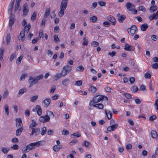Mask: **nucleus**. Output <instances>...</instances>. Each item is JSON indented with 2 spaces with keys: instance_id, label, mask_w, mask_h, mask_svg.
Masks as SVG:
<instances>
[{
  "instance_id": "4be33fe9",
  "label": "nucleus",
  "mask_w": 158,
  "mask_h": 158,
  "mask_svg": "<svg viewBox=\"0 0 158 158\" xmlns=\"http://www.w3.org/2000/svg\"><path fill=\"white\" fill-rule=\"evenodd\" d=\"M62 84L65 86H67L70 84V80L69 79H64L62 81Z\"/></svg>"
},
{
  "instance_id": "aec40b11",
  "label": "nucleus",
  "mask_w": 158,
  "mask_h": 158,
  "mask_svg": "<svg viewBox=\"0 0 158 158\" xmlns=\"http://www.w3.org/2000/svg\"><path fill=\"white\" fill-rule=\"evenodd\" d=\"M36 109L37 114L39 116L41 115L42 113V110L40 106L38 105H36Z\"/></svg>"
},
{
  "instance_id": "79ce46f5",
  "label": "nucleus",
  "mask_w": 158,
  "mask_h": 158,
  "mask_svg": "<svg viewBox=\"0 0 158 158\" xmlns=\"http://www.w3.org/2000/svg\"><path fill=\"white\" fill-rule=\"evenodd\" d=\"M9 150V148H2V151L4 154H6L7 153Z\"/></svg>"
},
{
  "instance_id": "6e6552de",
  "label": "nucleus",
  "mask_w": 158,
  "mask_h": 158,
  "mask_svg": "<svg viewBox=\"0 0 158 158\" xmlns=\"http://www.w3.org/2000/svg\"><path fill=\"white\" fill-rule=\"evenodd\" d=\"M29 12V9L28 8V5L27 3H25L23 6V17L26 16L28 13Z\"/></svg>"
},
{
  "instance_id": "052dcab7",
  "label": "nucleus",
  "mask_w": 158,
  "mask_h": 158,
  "mask_svg": "<svg viewBox=\"0 0 158 158\" xmlns=\"http://www.w3.org/2000/svg\"><path fill=\"white\" fill-rule=\"evenodd\" d=\"M59 28L58 26H56L55 27L54 29V32L56 33H58L59 31Z\"/></svg>"
},
{
  "instance_id": "9d476101",
  "label": "nucleus",
  "mask_w": 158,
  "mask_h": 158,
  "mask_svg": "<svg viewBox=\"0 0 158 158\" xmlns=\"http://www.w3.org/2000/svg\"><path fill=\"white\" fill-rule=\"evenodd\" d=\"M51 101L50 98H46L42 102L43 105L45 107H47L49 105Z\"/></svg>"
},
{
  "instance_id": "f257e3e1",
  "label": "nucleus",
  "mask_w": 158,
  "mask_h": 158,
  "mask_svg": "<svg viewBox=\"0 0 158 158\" xmlns=\"http://www.w3.org/2000/svg\"><path fill=\"white\" fill-rule=\"evenodd\" d=\"M31 27L30 24H28L25 27L23 31L21 32L18 37L19 40L20 42L23 41L25 39V34H27L28 33Z\"/></svg>"
},
{
  "instance_id": "bf43d9fd",
  "label": "nucleus",
  "mask_w": 158,
  "mask_h": 158,
  "mask_svg": "<svg viewBox=\"0 0 158 158\" xmlns=\"http://www.w3.org/2000/svg\"><path fill=\"white\" fill-rule=\"evenodd\" d=\"M98 3L102 6H105L106 5V3L103 1H99L98 2Z\"/></svg>"
},
{
  "instance_id": "39448f33",
  "label": "nucleus",
  "mask_w": 158,
  "mask_h": 158,
  "mask_svg": "<svg viewBox=\"0 0 158 158\" xmlns=\"http://www.w3.org/2000/svg\"><path fill=\"white\" fill-rule=\"evenodd\" d=\"M137 29L135 25H132L131 27L128 29L127 31L129 34L131 35H133L137 32Z\"/></svg>"
},
{
  "instance_id": "3c124183",
  "label": "nucleus",
  "mask_w": 158,
  "mask_h": 158,
  "mask_svg": "<svg viewBox=\"0 0 158 158\" xmlns=\"http://www.w3.org/2000/svg\"><path fill=\"white\" fill-rule=\"evenodd\" d=\"M77 139H75L73 140L71 142H70L69 144L70 145H73L77 143Z\"/></svg>"
},
{
  "instance_id": "0eeeda50",
  "label": "nucleus",
  "mask_w": 158,
  "mask_h": 158,
  "mask_svg": "<svg viewBox=\"0 0 158 158\" xmlns=\"http://www.w3.org/2000/svg\"><path fill=\"white\" fill-rule=\"evenodd\" d=\"M50 117L48 114L44 116H41L39 118L40 121L42 123H45L49 121L50 120Z\"/></svg>"
},
{
  "instance_id": "20e7f679",
  "label": "nucleus",
  "mask_w": 158,
  "mask_h": 158,
  "mask_svg": "<svg viewBox=\"0 0 158 158\" xmlns=\"http://www.w3.org/2000/svg\"><path fill=\"white\" fill-rule=\"evenodd\" d=\"M72 69V67L69 65L64 66L63 68L61 73L62 74V77H64L68 74Z\"/></svg>"
},
{
  "instance_id": "a18cd8bd",
  "label": "nucleus",
  "mask_w": 158,
  "mask_h": 158,
  "mask_svg": "<svg viewBox=\"0 0 158 158\" xmlns=\"http://www.w3.org/2000/svg\"><path fill=\"white\" fill-rule=\"evenodd\" d=\"M82 84V82L81 80L75 81V85L77 86H80Z\"/></svg>"
},
{
  "instance_id": "2eb2a0df",
  "label": "nucleus",
  "mask_w": 158,
  "mask_h": 158,
  "mask_svg": "<svg viewBox=\"0 0 158 158\" xmlns=\"http://www.w3.org/2000/svg\"><path fill=\"white\" fill-rule=\"evenodd\" d=\"M16 125L17 128H23V123L20 118H18L16 119Z\"/></svg>"
},
{
  "instance_id": "bb28decb",
  "label": "nucleus",
  "mask_w": 158,
  "mask_h": 158,
  "mask_svg": "<svg viewBox=\"0 0 158 158\" xmlns=\"http://www.w3.org/2000/svg\"><path fill=\"white\" fill-rule=\"evenodd\" d=\"M148 27V25L146 23L142 24L140 26L141 30L143 31H145Z\"/></svg>"
},
{
  "instance_id": "774afa93",
  "label": "nucleus",
  "mask_w": 158,
  "mask_h": 158,
  "mask_svg": "<svg viewBox=\"0 0 158 158\" xmlns=\"http://www.w3.org/2000/svg\"><path fill=\"white\" fill-rule=\"evenodd\" d=\"M155 106L156 110H158V99L156 100Z\"/></svg>"
},
{
  "instance_id": "e2e57ef3",
  "label": "nucleus",
  "mask_w": 158,
  "mask_h": 158,
  "mask_svg": "<svg viewBox=\"0 0 158 158\" xmlns=\"http://www.w3.org/2000/svg\"><path fill=\"white\" fill-rule=\"evenodd\" d=\"M8 94V92L7 90L5 91L3 95V98L4 99L6 98Z\"/></svg>"
},
{
  "instance_id": "37998d69",
  "label": "nucleus",
  "mask_w": 158,
  "mask_h": 158,
  "mask_svg": "<svg viewBox=\"0 0 158 158\" xmlns=\"http://www.w3.org/2000/svg\"><path fill=\"white\" fill-rule=\"evenodd\" d=\"M91 45L94 47H96L99 45V43L98 42L96 41H93L92 42Z\"/></svg>"
},
{
  "instance_id": "f704fd0d",
  "label": "nucleus",
  "mask_w": 158,
  "mask_h": 158,
  "mask_svg": "<svg viewBox=\"0 0 158 158\" xmlns=\"http://www.w3.org/2000/svg\"><path fill=\"white\" fill-rule=\"evenodd\" d=\"M37 124L34 121V120H32V123L29 126V128L32 129L36 126Z\"/></svg>"
},
{
  "instance_id": "393cba45",
  "label": "nucleus",
  "mask_w": 158,
  "mask_h": 158,
  "mask_svg": "<svg viewBox=\"0 0 158 158\" xmlns=\"http://www.w3.org/2000/svg\"><path fill=\"white\" fill-rule=\"evenodd\" d=\"M62 76V74L60 73H57L54 77V79L56 81L60 78Z\"/></svg>"
},
{
  "instance_id": "58836bf2",
  "label": "nucleus",
  "mask_w": 158,
  "mask_h": 158,
  "mask_svg": "<svg viewBox=\"0 0 158 158\" xmlns=\"http://www.w3.org/2000/svg\"><path fill=\"white\" fill-rule=\"evenodd\" d=\"M36 15L37 13L35 12L33 13L31 17V20L32 21H33L35 20L36 17Z\"/></svg>"
},
{
  "instance_id": "f03ea898",
  "label": "nucleus",
  "mask_w": 158,
  "mask_h": 158,
  "mask_svg": "<svg viewBox=\"0 0 158 158\" xmlns=\"http://www.w3.org/2000/svg\"><path fill=\"white\" fill-rule=\"evenodd\" d=\"M68 0H63L61 2L60 6V10L58 13L59 17H62L64 15V10L66 9L67 6V1Z\"/></svg>"
},
{
  "instance_id": "c85d7f7f",
  "label": "nucleus",
  "mask_w": 158,
  "mask_h": 158,
  "mask_svg": "<svg viewBox=\"0 0 158 158\" xmlns=\"http://www.w3.org/2000/svg\"><path fill=\"white\" fill-rule=\"evenodd\" d=\"M61 148V145H55L53 146V149L55 152H58L60 149Z\"/></svg>"
},
{
  "instance_id": "4468645a",
  "label": "nucleus",
  "mask_w": 158,
  "mask_h": 158,
  "mask_svg": "<svg viewBox=\"0 0 158 158\" xmlns=\"http://www.w3.org/2000/svg\"><path fill=\"white\" fill-rule=\"evenodd\" d=\"M126 6L127 9L130 11H132L135 9L134 5L130 2H128L126 4Z\"/></svg>"
},
{
  "instance_id": "49530a36",
  "label": "nucleus",
  "mask_w": 158,
  "mask_h": 158,
  "mask_svg": "<svg viewBox=\"0 0 158 158\" xmlns=\"http://www.w3.org/2000/svg\"><path fill=\"white\" fill-rule=\"evenodd\" d=\"M110 25V23L108 21H105L103 22V25L105 27H108Z\"/></svg>"
},
{
  "instance_id": "7ed1b4c3",
  "label": "nucleus",
  "mask_w": 158,
  "mask_h": 158,
  "mask_svg": "<svg viewBox=\"0 0 158 158\" xmlns=\"http://www.w3.org/2000/svg\"><path fill=\"white\" fill-rule=\"evenodd\" d=\"M104 96L102 95H99L97 96L94 98L93 99L91 100L89 103V105L94 106V104L100 102L104 98Z\"/></svg>"
},
{
  "instance_id": "a878e982",
  "label": "nucleus",
  "mask_w": 158,
  "mask_h": 158,
  "mask_svg": "<svg viewBox=\"0 0 158 158\" xmlns=\"http://www.w3.org/2000/svg\"><path fill=\"white\" fill-rule=\"evenodd\" d=\"M93 106L100 109H102L103 108V105L100 103L94 104V106Z\"/></svg>"
},
{
  "instance_id": "c756f323",
  "label": "nucleus",
  "mask_w": 158,
  "mask_h": 158,
  "mask_svg": "<svg viewBox=\"0 0 158 158\" xmlns=\"http://www.w3.org/2000/svg\"><path fill=\"white\" fill-rule=\"evenodd\" d=\"M50 14V9L49 8H47L46 9L45 13L44 15V17L46 18Z\"/></svg>"
},
{
  "instance_id": "8fccbe9b",
  "label": "nucleus",
  "mask_w": 158,
  "mask_h": 158,
  "mask_svg": "<svg viewBox=\"0 0 158 158\" xmlns=\"http://www.w3.org/2000/svg\"><path fill=\"white\" fill-rule=\"evenodd\" d=\"M43 77V75L42 74L37 76L35 78L36 80L37 83L38 82L39 80L42 79Z\"/></svg>"
},
{
  "instance_id": "b1692460",
  "label": "nucleus",
  "mask_w": 158,
  "mask_h": 158,
  "mask_svg": "<svg viewBox=\"0 0 158 158\" xmlns=\"http://www.w3.org/2000/svg\"><path fill=\"white\" fill-rule=\"evenodd\" d=\"M15 19L12 16H10V17L9 25L10 28H11L12 26L14 23Z\"/></svg>"
},
{
  "instance_id": "a19ab883",
  "label": "nucleus",
  "mask_w": 158,
  "mask_h": 158,
  "mask_svg": "<svg viewBox=\"0 0 158 158\" xmlns=\"http://www.w3.org/2000/svg\"><path fill=\"white\" fill-rule=\"evenodd\" d=\"M38 96L35 95L32 97L30 99V101L31 102H34L38 98Z\"/></svg>"
},
{
  "instance_id": "680f3d73",
  "label": "nucleus",
  "mask_w": 158,
  "mask_h": 158,
  "mask_svg": "<svg viewBox=\"0 0 158 158\" xmlns=\"http://www.w3.org/2000/svg\"><path fill=\"white\" fill-rule=\"evenodd\" d=\"M54 41L57 43L58 42L60 41V40L59 38H58V36L56 35H55L54 36Z\"/></svg>"
},
{
  "instance_id": "0e129e2a",
  "label": "nucleus",
  "mask_w": 158,
  "mask_h": 158,
  "mask_svg": "<svg viewBox=\"0 0 158 158\" xmlns=\"http://www.w3.org/2000/svg\"><path fill=\"white\" fill-rule=\"evenodd\" d=\"M47 114H48L52 118H54V115L53 113L51 111H48V112Z\"/></svg>"
},
{
  "instance_id": "13d9d810",
  "label": "nucleus",
  "mask_w": 158,
  "mask_h": 158,
  "mask_svg": "<svg viewBox=\"0 0 158 158\" xmlns=\"http://www.w3.org/2000/svg\"><path fill=\"white\" fill-rule=\"evenodd\" d=\"M149 19H150V20H152L153 19H156V18L155 17V16L154 15V14H153L152 15L148 17Z\"/></svg>"
},
{
  "instance_id": "5701e85b",
  "label": "nucleus",
  "mask_w": 158,
  "mask_h": 158,
  "mask_svg": "<svg viewBox=\"0 0 158 158\" xmlns=\"http://www.w3.org/2000/svg\"><path fill=\"white\" fill-rule=\"evenodd\" d=\"M27 91V89L25 88H23L19 89L17 96L18 97H19L21 95L23 94Z\"/></svg>"
},
{
  "instance_id": "09e8293b",
  "label": "nucleus",
  "mask_w": 158,
  "mask_h": 158,
  "mask_svg": "<svg viewBox=\"0 0 158 158\" xmlns=\"http://www.w3.org/2000/svg\"><path fill=\"white\" fill-rule=\"evenodd\" d=\"M46 132V128L45 127H44L42 129V131L41 133L42 135H44Z\"/></svg>"
},
{
  "instance_id": "412c9836",
  "label": "nucleus",
  "mask_w": 158,
  "mask_h": 158,
  "mask_svg": "<svg viewBox=\"0 0 158 158\" xmlns=\"http://www.w3.org/2000/svg\"><path fill=\"white\" fill-rule=\"evenodd\" d=\"M105 112L106 114L109 119H110L112 118V112L109 110H105Z\"/></svg>"
},
{
  "instance_id": "a211bd4d",
  "label": "nucleus",
  "mask_w": 158,
  "mask_h": 158,
  "mask_svg": "<svg viewBox=\"0 0 158 158\" xmlns=\"http://www.w3.org/2000/svg\"><path fill=\"white\" fill-rule=\"evenodd\" d=\"M29 79L28 80V81L29 83L32 85H34L37 83V81L36 80V79L34 77H32L31 76H29Z\"/></svg>"
},
{
  "instance_id": "e433bc0d",
  "label": "nucleus",
  "mask_w": 158,
  "mask_h": 158,
  "mask_svg": "<svg viewBox=\"0 0 158 158\" xmlns=\"http://www.w3.org/2000/svg\"><path fill=\"white\" fill-rule=\"evenodd\" d=\"M4 50L3 48L0 49V60H2L3 59V52Z\"/></svg>"
},
{
  "instance_id": "9b49d317",
  "label": "nucleus",
  "mask_w": 158,
  "mask_h": 158,
  "mask_svg": "<svg viewBox=\"0 0 158 158\" xmlns=\"http://www.w3.org/2000/svg\"><path fill=\"white\" fill-rule=\"evenodd\" d=\"M124 49L127 51H134L135 49V47H132L128 44L126 43L125 44Z\"/></svg>"
},
{
  "instance_id": "c03bdc74",
  "label": "nucleus",
  "mask_w": 158,
  "mask_h": 158,
  "mask_svg": "<svg viewBox=\"0 0 158 158\" xmlns=\"http://www.w3.org/2000/svg\"><path fill=\"white\" fill-rule=\"evenodd\" d=\"M138 10L139 11L145 12L146 9L143 6H140L138 8Z\"/></svg>"
},
{
  "instance_id": "338daca9",
  "label": "nucleus",
  "mask_w": 158,
  "mask_h": 158,
  "mask_svg": "<svg viewBox=\"0 0 158 158\" xmlns=\"http://www.w3.org/2000/svg\"><path fill=\"white\" fill-rule=\"evenodd\" d=\"M62 134L64 135H67L69 134V132L66 130H63L62 131Z\"/></svg>"
},
{
  "instance_id": "7c9ffc66",
  "label": "nucleus",
  "mask_w": 158,
  "mask_h": 158,
  "mask_svg": "<svg viewBox=\"0 0 158 158\" xmlns=\"http://www.w3.org/2000/svg\"><path fill=\"white\" fill-rule=\"evenodd\" d=\"M4 108L5 112V113L8 116L9 115V106L7 104H5L4 105Z\"/></svg>"
},
{
  "instance_id": "6e6d98bb",
  "label": "nucleus",
  "mask_w": 158,
  "mask_h": 158,
  "mask_svg": "<svg viewBox=\"0 0 158 158\" xmlns=\"http://www.w3.org/2000/svg\"><path fill=\"white\" fill-rule=\"evenodd\" d=\"M90 90L92 93H95L97 90V89L95 87L92 86L90 88Z\"/></svg>"
},
{
  "instance_id": "c9c22d12",
  "label": "nucleus",
  "mask_w": 158,
  "mask_h": 158,
  "mask_svg": "<svg viewBox=\"0 0 158 158\" xmlns=\"http://www.w3.org/2000/svg\"><path fill=\"white\" fill-rule=\"evenodd\" d=\"M157 9V7L156 6H153L150 7L149 10L151 13L156 11Z\"/></svg>"
},
{
  "instance_id": "69168bd1",
  "label": "nucleus",
  "mask_w": 158,
  "mask_h": 158,
  "mask_svg": "<svg viewBox=\"0 0 158 158\" xmlns=\"http://www.w3.org/2000/svg\"><path fill=\"white\" fill-rule=\"evenodd\" d=\"M156 118V116L155 115H153L150 116L149 117V120L150 121H153Z\"/></svg>"
},
{
  "instance_id": "cd10ccee",
  "label": "nucleus",
  "mask_w": 158,
  "mask_h": 158,
  "mask_svg": "<svg viewBox=\"0 0 158 158\" xmlns=\"http://www.w3.org/2000/svg\"><path fill=\"white\" fill-rule=\"evenodd\" d=\"M82 146H85L86 147H88L90 145L91 143L89 141L86 140H84L81 144Z\"/></svg>"
},
{
  "instance_id": "423d86ee",
  "label": "nucleus",
  "mask_w": 158,
  "mask_h": 158,
  "mask_svg": "<svg viewBox=\"0 0 158 158\" xmlns=\"http://www.w3.org/2000/svg\"><path fill=\"white\" fill-rule=\"evenodd\" d=\"M33 149L34 148L31 143L29 144L26 145L23 148L22 152L23 153L27 152Z\"/></svg>"
},
{
  "instance_id": "4c0bfd02",
  "label": "nucleus",
  "mask_w": 158,
  "mask_h": 158,
  "mask_svg": "<svg viewBox=\"0 0 158 158\" xmlns=\"http://www.w3.org/2000/svg\"><path fill=\"white\" fill-rule=\"evenodd\" d=\"M84 67L82 66H79L77 67L76 69L77 71L82 72L84 70Z\"/></svg>"
},
{
  "instance_id": "ddd939ff",
  "label": "nucleus",
  "mask_w": 158,
  "mask_h": 158,
  "mask_svg": "<svg viewBox=\"0 0 158 158\" xmlns=\"http://www.w3.org/2000/svg\"><path fill=\"white\" fill-rule=\"evenodd\" d=\"M14 3V1L11 0L9 4V6L8 7V12L10 15H11L12 14V11L13 8Z\"/></svg>"
},
{
  "instance_id": "f3484780",
  "label": "nucleus",
  "mask_w": 158,
  "mask_h": 158,
  "mask_svg": "<svg viewBox=\"0 0 158 158\" xmlns=\"http://www.w3.org/2000/svg\"><path fill=\"white\" fill-rule=\"evenodd\" d=\"M118 125L117 124H115L108 127L107 130L109 131H114L117 127Z\"/></svg>"
},
{
  "instance_id": "4d7b16f0",
  "label": "nucleus",
  "mask_w": 158,
  "mask_h": 158,
  "mask_svg": "<svg viewBox=\"0 0 158 158\" xmlns=\"http://www.w3.org/2000/svg\"><path fill=\"white\" fill-rule=\"evenodd\" d=\"M10 35H8L6 38L7 44H8L10 41Z\"/></svg>"
},
{
  "instance_id": "5fc2aeb1",
  "label": "nucleus",
  "mask_w": 158,
  "mask_h": 158,
  "mask_svg": "<svg viewBox=\"0 0 158 158\" xmlns=\"http://www.w3.org/2000/svg\"><path fill=\"white\" fill-rule=\"evenodd\" d=\"M16 56V53L14 52L12 53L10 56V60L11 61H12L14 59Z\"/></svg>"
},
{
  "instance_id": "f8f14e48",
  "label": "nucleus",
  "mask_w": 158,
  "mask_h": 158,
  "mask_svg": "<svg viewBox=\"0 0 158 158\" xmlns=\"http://www.w3.org/2000/svg\"><path fill=\"white\" fill-rule=\"evenodd\" d=\"M40 133V129L39 128H32L31 132L30 135L31 136L33 135L34 134L35 136L38 135Z\"/></svg>"
},
{
  "instance_id": "de8ad7c7",
  "label": "nucleus",
  "mask_w": 158,
  "mask_h": 158,
  "mask_svg": "<svg viewBox=\"0 0 158 158\" xmlns=\"http://www.w3.org/2000/svg\"><path fill=\"white\" fill-rule=\"evenodd\" d=\"M84 41L82 43V45L84 46H87L88 44V40H86L85 37H84L83 39Z\"/></svg>"
},
{
  "instance_id": "2f4dec72",
  "label": "nucleus",
  "mask_w": 158,
  "mask_h": 158,
  "mask_svg": "<svg viewBox=\"0 0 158 158\" xmlns=\"http://www.w3.org/2000/svg\"><path fill=\"white\" fill-rule=\"evenodd\" d=\"M90 21L92 23L96 22L98 20V18L97 16H93L90 17L89 18Z\"/></svg>"
},
{
  "instance_id": "72a5a7b5",
  "label": "nucleus",
  "mask_w": 158,
  "mask_h": 158,
  "mask_svg": "<svg viewBox=\"0 0 158 158\" xmlns=\"http://www.w3.org/2000/svg\"><path fill=\"white\" fill-rule=\"evenodd\" d=\"M151 136L153 138H155L157 136V132L155 131H152L151 134Z\"/></svg>"
},
{
  "instance_id": "473e14b6",
  "label": "nucleus",
  "mask_w": 158,
  "mask_h": 158,
  "mask_svg": "<svg viewBox=\"0 0 158 158\" xmlns=\"http://www.w3.org/2000/svg\"><path fill=\"white\" fill-rule=\"evenodd\" d=\"M23 130V128H18L16 132V136H18L20 135Z\"/></svg>"
},
{
  "instance_id": "864d4df0",
  "label": "nucleus",
  "mask_w": 158,
  "mask_h": 158,
  "mask_svg": "<svg viewBox=\"0 0 158 158\" xmlns=\"http://www.w3.org/2000/svg\"><path fill=\"white\" fill-rule=\"evenodd\" d=\"M27 76L26 74H22L21 77H20V80H19L20 81H23L24 80L25 77Z\"/></svg>"
},
{
  "instance_id": "6ab92c4d",
  "label": "nucleus",
  "mask_w": 158,
  "mask_h": 158,
  "mask_svg": "<svg viewBox=\"0 0 158 158\" xmlns=\"http://www.w3.org/2000/svg\"><path fill=\"white\" fill-rule=\"evenodd\" d=\"M117 15L118 16H119L118 17V22L120 23H122L126 18V16L124 15H120L119 14H118Z\"/></svg>"
},
{
  "instance_id": "ea45409f",
  "label": "nucleus",
  "mask_w": 158,
  "mask_h": 158,
  "mask_svg": "<svg viewBox=\"0 0 158 158\" xmlns=\"http://www.w3.org/2000/svg\"><path fill=\"white\" fill-rule=\"evenodd\" d=\"M19 3L17 2H15V7L14 10L16 11L17 10L19 11H20V8H19Z\"/></svg>"
},
{
  "instance_id": "1a4fd4ad",
  "label": "nucleus",
  "mask_w": 158,
  "mask_h": 158,
  "mask_svg": "<svg viewBox=\"0 0 158 158\" xmlns=\"http://www.w3.org/2000/svg\"><path fill=\"white\" fill-rule=\"evenodd\" d=\"M44 141H40L36 142L31 143L34 148H35V147H40L42 146L44 144Z\"/></svg>"
},
{
  "instance_id": "dca6fc26",
  "label": "nucleus",
  "mask_w": 158,
  "mask_h": 158,
  "mask_svg": "<svg viewBox=\"0 0 158 158\" xmlns=\"http://www.w3.org/2000/svg\"><path fill=\"white\" fill-rule=\"evenodd\" d=\"M107 19L112 23V24L114 25L116 23V20L111 15H109L107 17Z\"/></svg>"
},
{
  "instance_id": "603ef678",
  "label": "nucleus",
  "mask_w": 158,
  "mask_h": 158,
  "mask_svg": "<svg viewBox=\"0 0 158 158\" xmlns=\"http://www.w3.org/2000/svg\"><path fill=\"white\" fill-rule=\"evenodd\" d=\"M23 58V56H21L20 57H19L17 59L16 63H17L19 64L21 61L22 59Z\"/></svg>"
}]
</instances>
